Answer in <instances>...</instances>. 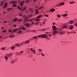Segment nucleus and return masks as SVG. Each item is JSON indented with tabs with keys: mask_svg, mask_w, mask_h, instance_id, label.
Returning a JSON list of instances; mask_svg holds the SVG:
<instances>
[{
	"mask_svg": "<svg viewBox=\"0 0 77 77\" xmlns=\"http://www.w3.org/2000/svg\"><path fill=\"white\" fill-rule=\"evenodd\" d=\"M74 25L75 26H77V23H74Z\"/></svg>",
	"mask_w": 77,
	"mask_h": 77,
	"instance_id": "nucleus-41",
	"label": "nucleus"
},
{
	"mask_svg": "<svg viewBox=\"0 0 77 77\" xmlns=\"http://www.w3.org/2000/svg\"><path fill=\"white\" fill-rule=\"evenodd\" d=\"M28 18H29V17H25L24 19L23 20V21H24L25 20H27V19H28Z\"/></svg>",
	"mask_w": 77,
	"mask_h": 77,
	"instance_id": "nucleus-21",
	"label": "nucleus"
},
{
	"mask_svg": "<svg viewBox=\"0 0 77 77\" xmlns=\"http://www.w3.org/2000/svg\"><path fill=\"white\" fill-rule=\"evenodd\" d=\"M65 5V3L64 2L60 3V5L61 6H63V5Z\"/></svg>",
	"mask_w": 77,
	"mask_h": 77,
	"instance_id": "nucleus-17",
	"label": "nucleus"
},
{
	"mask_svg": "<svg viewBox=\"0 0 77 77\" xmlns=\"http://www.w3.org/2000/svg\"><path fill=\"white\" fill-rule=\"evenodd\" d=\"M33 20H35L34 19H31V20H29V21H33Z\"/></svg>",
	"mask_w": 77,
	"mask_h": 77,
	"instance_id": "nucleus-37",
	"label": "nucleus"
},
{
	"mask_svg": "<svg viewBox=\"0 0 77 77\" xmlns=\"http://www.w3.org/2000/svg\"><path fill=\"white\" fill-rule=\"evenodd\" d=\"M39 24V22H36V25H37V24Z\"/></svg>",
	"mask_w": 77,
	"mask_h": 77,
	"instance_id": "nucleus-54",
	"label": "nucleus"
},
{
	"mask_svg": "<svg viewBox=\"0 0 77 77\" xmlns=\"http://www.w3.org/2000/svg\"><path fill=\"white\" fill-rule=\"evenodd\" d=\"M45 17H49V16L48 14H45Z\"/></svg>",
	"mask_w": 77,
	"mask_h": 77,
	"instance_id": "nucleus-36",
	"label": "nucleus"
},
{
	"mask_svg": "<svg viewBox=\"0 0 77 77\" xmlns=\"http://www.w3.org/2000/svg\"><path fill=\"white\" fill-rule=\"evenodd\" d=\"M67 27V25H66L65 26H64L62 27L63 29H65V28H66V27Z\"/></svg>",
	"mask_w": 77,
	"mask_h": 77,
	"instance_id": "nucleus-29",
	"label": "nucleus"
},
{
	"mask_svg": "<svg viewBox=\"0 0 77 77\" xmlns=\"http://www.w3.org/2000/svg\"><path fill=\"white\" fill-rule=\"evenodd\" d=\"M74 22V21L71 20L70 21V24H72V23Z\"/></svg>",
	"mask_w": 77,
	"mask_h": 77,
	"instance_id": "nucleus-22",
	"label": "nucleus"
},
{
	"mask_svg": "<svg viewBox=\"0 0 77 77\" xmlns=\"http://www.w3.org/2000/svg\"><path fill=\"white\" fill-rule=\"evenodd\" d=\"M20 6H17V8L18 9H20Z\"/></svg>",
	"mask_w": 77,
	"mask_h": 77,
	"instance_id": "nucleus-45",
	"label": "nucleus"
},
{
	"mask_svg": "<svg viewBox=\"0 0 77 77\" xmlns=\"http://www.w3.org/2000/svg\"><path fill=\"white\" fill-rule=\"evenodd\" d=\"M28 20H24V21H23V23H27V22H28Z\"/></svg>",
	"mask_w": 77,
	"mask_h": 77,
	"instance_id": "nucleus-31",
	"label": "nucleus"
},
{
	"mask_svg": "<svg viewBox=\"0 0 77 77\" xmlns=\"http://www.w3.org/2000/svg\"><path fill=\"white\" fill-rule=\"evenodd\" d=\"M36 1H37V0H34L33 2H36Z\"/></svg>",
	"mask_w": 77,
	"mask_h": 77,
	"instance_id": "nucleus-61",
	"label": "nucleus"
},
{
	"mask_svg": "<svg viewBox=\"0 0 77 77\" xmlns=\"http://www.w3.org/2000/svg\"><path fill=\"white\" fill-rule=\"evenodd\" d=\"M44 8V6H42V7H40L39 8V9H43Z\"/></svg>",
	"mask_w": 77,
	"mask_h": 77,
	"instance_id": "nucleus-25",
	"label": "nucleus"
},
{
	"mask_svg": "<svg viewBox=\"0 0 77 77\" xmlns=\"http://www.w3.org/2000/svg\"><path fill=\"white\" fill-rule=\"evenodd\" d=\"M26 8H26V7H24L23 8V10H22V12H23V11H25V10H26Z\"/></svg>",
	"mask_w": 77,
	"mask_h": 77,
	"instance_id": "nucleus-13",
	"label": "nucleus"
},
{
	"mask_svg": "<svg viewBox=\"0 0 77 77\" xmlns=\"http://www.w3.org/2000/svg\"><path fill=\"white\" fill-rule=\"evenodd\" d=\"M14 48H15V47L14 46H13L11 47V49L12 50H14Z\"/></svg>",
	"mask_w": 77,
	"mask_h": 77,
	"instance_id": "nucleus-28",
	"label": "nucleus"
},
{
	"mask_svg": "<svg viewBox=\"0 0 77 77\" xmlns=\"http://www.w3.org/2000/svg\"><path fill=\"white\" fill-rule=\"evenodd\" d=\"M5 59H6V60H8V57L7 56L5 57Z\"/></svg>",
	"mask_w": 77,
	"mask_h": 77,
	"instance_id": "nucleus-33",
	"label": "nucleus"
},
{
	"mask_svg": "<svg viewBox=\"0 0 77 77\" xmlns=\"http://www.w3.org/2000/svg\"><path fill=\"white\" fill-rule=\"evenodd\" d=\"M15 37V35H11L9 36V38H14Z\"/></svg>",
	"mask_w": 77,
	"mask_h": 77,
	"instance_id": "nucleus-14",
	"label": "nucleus"
},
{
	"mask_svg": "<svg viewBox=\"0 0 77 77\" xmlns=\"http://www.w3.org/2000/svg\"><path fill=\"white\" fill-rule=\"evenodd\" d=\"M45 30H46V29H41V32H42V31H45Z\"/></svg>",
	"mask_w": 77,
	"mask_h": 77,
	"instance_id": "nucleus-40",
	"label": "nucleus"
},
{
	"mask_svg": "<svg viewBox=\"0 0 77 77\" xmlns=\"http://www.w3.org/2000/svg\"><path fill=\"white\" fill-rule=\"evenodd\" d=\"M6 56H8L9 57H11V55L10 54H6Z\"/></svg>",
	"mask_w": 77,
	"mask_h": 77,
	"instance_id": "nucleus-16",
	"label": "nucleus"
},
{
	"mask_svg": "<svg viewBox=\"0 0 77 77\" xmlns=\"http://www.w3.org/2000/svg\"><path fill=\"white\" fill-rule=\"evenodd\" d=\"M22 29V28L20 27V28H19L18 29V30H21V29Z\"/></svg>",
	"mask_w": 77,
	"mask_h": 77,
	"instance_id": "nucleus-47",
	"label": "nucleus"
},
{
	"mask_svg": "<svg viewBox=\"0 0 77 77\" xmlns=\"http://www.w3.org/2000/svg\"><path fill=\"white\" fill-rule=\"evenodd\" d=\"M19 14V16H20V17H22V16H23V14H22V13H20Z\"/></svg>",
	"mask_w": 77,
	"mask_h": 77,
	"instance_id": "nucleus-24",
	"label": "nucleus"
},
{
	"mask_svg": "<svg viewBox=\"0 0 77 77\" xmlns=\"http://www.w3.org/2000/svg\"><path fill=\"white\" fill-rule=\"evenodd\" d=\"M26 42L27 43H29L30 42H29V40H27L26 41Z\"/></svg>",
	"mask_w": 77,
	"mask_h": 77,
	"instance_id": "nucleus-39",
	"label": "nucleus"
},
{
	"mask_svg": "<svg viewBox=\"0 0 77 77\" xmlns=\"http://www.w3.org/2000/svg\"><path fill=\"white\" fill-rule=\"evenodd\" d=\"M6 32V30H4L2 31V32H3V33H5Z\"/></svg>",
	"mask_w": 77,
	"mask_h": 77,
	"instance_id": "nucleus-42",
	"label": "nucleus"
},
{
	"mask_svg": "<svg viewBox=\"0 0 77 77\" xmlns=\"http://www.w3.org/2000/svg\"><path fill=\"white\" fill-rule=\"evenodd\" d=\"M38 50L39 51H42V50L40 49H38Z\"/></svg>",
	"mask_w": 77,
	"mask_h": 77,
	"instance_id": "nucleus-49",
	"label": "nucleus"
},
{
	"mask_svg": "<svg viewBox=\"0 0 77 77\" xmlns=\"http://www.w3.org/2000/svg\"><path fill=\"white\" fill-rule=\"evenodd\" d=\"M42 23L43 24H45V22H43Z\"/></svg>",
	"mask_w": 77,
	"mask_h": 77,
	"instance_id": "nucleus-52",
	"label": "nucleus"
},
{
	"mask_svg": "<svg viewBox=\"0 0 77 77\" xmlns=\"http://www.w3.org/2000/svg\"><path fill=\"white\" fill-rule=\"evenodd\" d=\"M75 3V2H70L69 3V4H73V3Z\"/></svg>",
	"mask_w": 77,
	"mask_h": 77,
	"instance_id": "nucleus-30",
	"label": "nucleus"
},
{
	"mask_svg": "<svg viewBox=\"0 0 77 77\" xmlns=\"http://www.w3.org/2000/svg\"><path fill=\"white\" fill-rule=\"evenodd\" d=\"M73 28H74V27H73V26L72 25L70 27V30H72V29H73Z\"/></svg>",
	"mask_w": 77,
	"mask_h": 77,
	"instance_id": "nucleus-26",
	"label": "nucleus"
},
{
	"mask_svg": "<svg viewBox=\"0 0 77 77\" xmlns=\"http://www.w3.org/2000/svg\"><path fill=\"white\" fill-rule=\"evenodd\" d=\"M56 24V23H53L52 24L53 25H54V24Z\"/></svg>",
	"mask_w": 77,
	"mask_h": 77,
	"instance_id": "nucleus-58",
	"label": "nucleus"
},
{
	"mask_svg": "<svg viewBox=\"0 0 77 77\" xmlns=\"http://www.w3.org/2000/svg\"><path fill=\"white\" fill-rule=\"evenodd\" d=\"M22 8H23L22 7H21V8H20L19 9V10H21V9H22Z\"/></svg>",
	"mask_w": 77,
	"mask_h": 77,
	"instance_id": "nucleus-55",
	"label": "nucleus"
},
{
	"mask_svg": "<svg viewBox=\"0 0 77 77\" xmlns=\"http://www.w3.org/2000/svg\"><path fill=\"white\" fill-rule=\"evenodd\" d=\"M22 29H23V30H26V28H25V27H23L22 28Z\"/></svg>",
	"mask_w": 77,
	"mask_h": 77,
	"instance_id": "nucleus-34",
	"label": "nucleus"
},
{
	"mask_svg": "<svg viewBox=\"0 0 77 77\" xmlns=\"http://www.w3.org/2000/svg\"><path fill=\"white\" fill-rule=\"evenodd\" d=\"M24 52V51H21L20 52V53L21 54V53H23Z\"/></svg>",
	"mask_w": 77,
	"mask_h": 77,
	"instance_id": "nucleus-56",
	"label": "nucleus"
},
{
	"mask_svg": "<svg viewBox=\"0 0 77 77\" xmlns=\"http://www.w3.org/2000/svg\"><path fill=\"white\" fill-rule=\"evenodd\" d=\"M24 25L26 26V27H29L30 26V24L29 23H27L25 24Z\"/></svg>",
	"mask_w": 77,
	"mask_h": 77,
	"instance_id": "nucleus-4",
	"label": "nucleus"
},
{
	"mask_svg": "<svg viewBox=\"0 0 77 77\" xmlns=\"http://www.w3.org/2000/svg\"><path fill=\"white\" fill-rule=\"evenodd\" d=\"M30 50L32 51V52H34V53H36V51L35 50H33L32 48H30Z\"/></svg>",
	"mask_w": 77,
	"mask_h": 77,
	"instance_id": "nucleus-12",
	"label": "nucleus"
},
{
	"mask_svg": "<svg viewBox=\"0 0 77 77\" xmlns=\"http://www.w3.org/2000/svg\"><path fill=\"white\" fill-rule=\"evenodd\" d=\"M8 31L9 32H12V30L9 29L8 30Z\"/></svg>",
	"mask_w": 77,
	"mask_h": 77,
	"instance_id": "nucleus-43",
	"label": "nucleus"
},
{
	"mask_svg": "<svg viewBox=\"0 0 77 77\" xmlns=\"http://www.w3.org/2000/svg\"><path fill=\"white\" fill-rule=\"evenodd\" d=\"M48 37L45 34L42 35V38H48Z\"/></svg>",
	"mask_w": 77,
	"mask_h": 77,
	"instance_id": "nucleus-2",
	"label": "nucleus"
},
{
	"mask_svg": "<svg viewBox=\"0 0 77 77\" xmlns=\"http://www.w3.org/2000/svg\"><path fill=\"white\" fill-rule=\"evenodd\" d=\"M21 19H20L19 20H18L17 21L19 22H20V21H21Z\"/></svg>",
	"mask_w": 77,
	"mask_h": 77,
	"instance_id": "nucleus-44",
	"label": "nucleus"
},
{
	"mask_svg": "<svg viewBox=\"0 0 77 77\" xmlns=\"http://www.w3.org/2000/svg\"><path fill=\"white\" fill-rule=\"evenodd\" d=\"M52 28H53V29H54L55 30H56V26H53L52 27Z\"/></svg>",
	"mask_w": 77,
	"mask_h": 77,
	"instance_id": "nucleus-27",
	"label": "nucleus"
},
{
	"mask_svg": "<svg viewBox=\"0 0 77 77\" xmlns=\"http://www.w3.org/2000/svg\"><path fill=\"white\" fill-rule=\"evenodd\" d=\"M38 10H39L38 9H36L35 10V11H38Z\"/></svg>",
	"mask_w": 77,
	"mask_h": 77,
	"instance_id": "nucleus-50",
	"label": "nucleus"
},
{
	"mask_svg": "<svg viewBox=\"0 0 77 77\" xmlns=\"http://www.w3.org/2000/svg\"><path fill=\"white\" fill-rule=\"evenodd\" d=\"M59 29L60 30H62V28H59Z\"/></svg>",
	"mask_w": 77,
	"mask_h": 77,
	"instance_id": "nucleus-57",
	"label": "nucleus"
},
{
	"mask_svg": "<svg viewBox=\"0 0 77 77\" xmlns=\"http://www.w3.org/2000/svg\"><path fill=\"white\" fill-rule=\"evenodd\" d=\"M12 62H13V63H14V62H15L14 60H13L12 61Z\"/></svg>",
	"mask_w": 77,
	"mask_h": 77,
	"instance_id": "nucleus-62",
	"label": "nucleus"
},
{
	"mask_svg": "<svg viewBox=\"0 0 77 77\" xmlns=\"http://www.w3.org/2000/svg\"><path fill=\"white\" fill-rule=\"evenodd\" d=\"M29 9L30 12H32V11L33 10L32 8H29Z\"/></svg>",
	"mask_w": 77,
	"mask_h": 77,
	"instance_id": "nucleus-23",
	"label": "nucleus"
},
{
	"mask_svg": "<svg viewBox=\"0 0 77 77\" xmlns=\"http://www.w3.org/2000/svg\"><path fill=\"white\" fill-rule=\"evenodd\" d=\"M42 15H39L36 17V18H37V19L39 18H41V17H42Z\"/></svg>",
	"mask_w": 77,
	"mask_h": 77,
	"instance_id": "nucleus-10",
	"label": "nucleus"
},
{
	"mask_svg": "<svg viewBox=\"0 0 77 77\" xmlns=\"http://www.w3.org/2000/svg\"><path fill=\"white\" fill-rule=\"evenodd\" d=\"M38 31H41V29H39V30H38Z\"/></svg>",
	"mask_w": 77,
	"mask_h": 77,
	"instance_id": "nucleus-64",
	"label": "nucleus"
},
{
	"mask_svg": "<svg viewBox=\"0 0 77 77\" xmlns=\"http://www.w3.org/2000/svg\"><path fill=\"white\" fill-rule=\"evenodd\" d=\"M18 20V19L17 18H15L13 20V21L14 22H15V21H17Z\"/></svg>",
	"mask_w": 77,
	"mask_h": 77,
	"instance_id": "nucleus-11",
	"label": "nucleus"
},
{
	"mask_svg": "<svg viewBox=\"0 0 77 77\" xmlns=\"http://www.w3.org/2000/svg\"><path fill=\"white\" fill-rule=\"evenodd\" d=\"M38 38H41L42 37V35H37L36 36H34L33 37V38H34V39H38Z\"/></svg>",
	"mask_w": 77,
	"mask_h": 77,
	"instance_id": "nucleus-3",
	"label": "nucleus"
},
{
	"mask_svg": "<svg viewBox=\"0 0 77 77\" xmlns=\"http://www.w3.org/2000/svg\"><path fill=\"white\" fill-rule=\"evenodd\" d=\"M18 30V28H16L15 29H14V30H13V32H12V33H14V32H16V31H17V30Z\"/></svg>",
	"mask_w": 77,
	"mask_h": 77,
	"instance_id": "nucleus-8",
	"label": "nucleus"
},
{
	"mask_svg": "<svg viewBox=\"0 0 77 77\" xmlns=\"http://www.w3.org/2000/svg\"><path fill=\"white\" fill-rule=\"evenodd\" d=\"M17 3V1H11L10 2V3L11 4H12L13 3V4L12 5V6L14 7H15L17 6V5L15 4V3Z\"/></svg>",
	"mask_w": 77,
	"mask_h": 77,
	"instance_id": "nucleus-1",
	"label": "nucleus"
},
{
	"mask_svg": "<svg viewBox=\"0 0 77 77\" xmlns=\"http://www.w3.org/2000/svg\"><path fill=\"white\" fill-rule=\"evenodd\" d=\"M7 6H8V3H6L4 5L3 8H7Z\"/></svg>",
	"mask_w": 77,
	"mask_h": 77,
	"instance_id": "nucleus-5",
	"label": "nucleus"
},
{
	"mask_svg": "<svg viewBox=\"0 0 77 77\" xmlns=\"http://www.w3.org/2000/svg\"><path fill=\"white\" fill-rule=\"evenodd\" d=\"M55 10V9L54 8H52L51 9V10H50L49 11L50 12H54V11Z\"/></svg>",
	"mask_w": 77,
	"mask_h": 77,
	"instance_id": "nucleus-7",
	"label": "nucleus"
},
{
	"mask_svg": "<svg viewBox=\"0 0 77 77\" xmlns=\"http://www.w3.org/2000/svg\"><path fill=\"white\" fill-rule=\"evenodd\" d=\"M23 32L21 31V30H20L18 31V34H21V33H22Z\"/></svg>",
	"mask_w": 77,
	"mask_h": 77,
	"instance_id": "nucleus-19",
	"label": "nucleus"
},
{
	"mask_svg": "<svg viewBox=\"0 0 77 77\" xmlns=\"http://www.w3.org/2000/svg\"><path fill=\"white\" fill-rule=\"evenodd\" d=\"M15 45L16 46V45H17V47H18L19 46H20V45H18V44H15Z\"/></svg>",
	"mask_w": 77,
	"mask_h": 77,
	"instance_id": "nucleus-32",
	"label": "nucleus"
},
{
	"mask_svg": "<svg viewBox=\"0 0 77 77\" xmlns=\"http://www.w3.org/2000/svg\"><path fill=\"white\" fill-rule=\"evenodd\" d=\"M3 3H4L3 2V1H1L0 3V5H1L0 6H2L3 5Z\"/></svg>",
	"mask_w": 77,
	"mask_h": 77,
	"instance_id": "nucleus-15",
	"label": "nucleus"
},
{
	"mask_svg": "<svg viewBox=\"0 0 77 77\" xmlns=\"http://www.w3.org/2000/svg\"><path fill=\"white\" fill-rule=\"evenodd\" d=\"M13 26H14V27H15L16 26V24H14V25H13Z\"/></svg>",
	"mask_w": 77,
	"mask_h": 77,
	"instance_id": "nucleus-53",
	"label": "nucleus"
},
{
	"mask_svg": "<svg viewBox=\"0 0 77 77\" xmlns=\"http://www.w3.org/2000/svg\"><path fill=\"white\" fill-rule=\"evenodd\" d=\"M3 14H6V12H5V11H3Z\"/></svg>",
	"mask_w": 77,
	"mask_h": 77,
	"instance_id": "nucleus-63",
	"label": "nucleus"
},
{
	"mask_svg": "<svg viewBox=\"0 0 77 77\" xmlns=\"http://www.w3.org/2000/svg\"><path fill=\"white\" fill-rule=\"evenodd\" d=\"M35 20V21H40V19H36V20Z\"/></svg>",
	"mask_w": 77,
	"mask_h": 77,
	"instance_id": "nucleus-35",
	"label": "nucleus"
},
{
	"mask_svg": "<svg viewBox=\"0 0 77 77\" xmlns=\"http://www.w3.org/2000/svg\"><path fill=\"white\" fill-rule=\"evenodd\" d=\"M57 31H54V32H53V35H54V34H56V33H57Z\"/></svg>",
	"mask_w": 77,
	"mask_h": 77,
	"instance_id": "nucleus-18",
	"label": "nucleus"
},
{
	"mask_svg": "<svg viewBox=\"0 0 77 77\" xmlns=\"http://www.w3.org/2000/svg\"><path fill=\"white\" fill-rule=\"evenodd\" d=\"M67 15H68V14H63V17H66Z\"/></svg>",
	"mask_w": 77,
	"mask_h": 77,
	"instance_id": "nucleus-20",
	"label": "nucleus"
},
{
	"mask_svg": "<svg viewBox=\"0 0 77 77\" xmlns=\"http://www.w3.org/2000/svg\"><path fill=\"white\" fill-rule=\"evenodd\" d=\"M42 56H44V55L43 54H42Z\"/></svg>",
	"mask_w": 77,
	"mask_h": 77,
	"instance_id": "nucleus-60",
	"label": "nucleus"
},
{
	"mask_svg": "<svg viewBox=\"0 0 77 77\" xmlns=\"http://www.w3.org/2000/svg\"><path fill=\"white\" fill-rule=\"evenodd\" d=\"M7 23V22L6 21H5L4 22V23Z\"/></svg>",
	"mask_w": 77,
	"mask_h": 77,
	"instance_id": "nucleus-59",
	"label": "nucleus"
},
{
	"mask_svg": "<svg viewBox=\"0 0 77 77\" xmlns=\"http://www.w3.org/2000/svg\"><path fill=\"white\" fill-rule=\"evenodd\" d=\"M29 2H30V1H26V3H29Z\"/></svg>",
	"mask_w": 77,
	"mask_h": 77,
	"instance_id": "nucleus-51",
	"label": "nucleus"
},
{
	"mask_svg": "<svg viewBox=\"0 0 77 77\" xmlns=\"http://www.w3.org/2000/svg\"><path fill=\"white\" fill-rule=\"evenodd\" d=\"M5 49V48H2V50H3L4 49Z\"/></svg>",
	"mask_w": 77,
	"mask_h": 77,
	"instance_id": "nucleus-46",
	"label": "nucleus"
},
{
	"mask_svg": "<svg viewBox=\"0 0 77 77\" xmlns=\"http://www.w3.org/2000/svg\"><path fill=\"white\" fill-rule=\"evenodd\" d=\"M12 9H13V8H7V10L8 11H9Z\"/></svg>",
	"mask_w": 77,
	"mask_h": 77,
	"instance_id": "nucleus-9",
	"label": "nucleus"
},
{
	"mask_svg": "<svg viewBox=\"0 0 77 77\" xmlns=\"http://www.w3.org/2000/svg\"><path fill=\"white\" fill-rule=\"evenodd\" d=\"M57 17H58V18H60V15L59 14H58L57 15Z\"/></svg>",
	"mask_w": 77,
	"mask_h": 77,
	"instance_id": "nucleus-38",
	"label": "nucleus"
},
{
	"mask_svg": "<svg viewBox=\"0 0 77 77\" xmlns=\"http://www.w3.org/2000/svg\"><path fill=\"white\" fill-rule=\"evenodd\" d=\"M25 2L24 1H23L20 2V5L21 6H24V3Z\"/></svg>",
	"mask_w": 77,
	"mask_h": 77,
	"instance_id": "nucleus-6",
	"label": "nucleus"
},
{
	"mask_svg": "<svg viewBox=\"0 0 77 77\" xmlns=\"http://www.w3.org/2000/svg\"><path fill=\"white\" fill-rule=\"evenodd\" d=\"M38 12H39V11H37L35 12V13H36L37 14H38Z\"/></svg>",
	"mask_w": 77,
	"mask_h": 77,
	"instance_id": "nucleus-48",
	"label": "nucleus"
}]
</instances>
